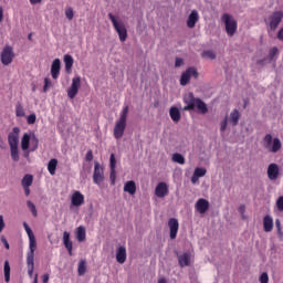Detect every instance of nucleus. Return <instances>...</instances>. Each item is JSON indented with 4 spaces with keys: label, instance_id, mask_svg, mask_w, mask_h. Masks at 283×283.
<instances>
[{
    "label": "nucleus",
    "instance_id": "f257e3e1",
    "mask_svg": "<svg viewBox=\"0 0 283 283\" xmlns=\"http://www.w3.org/2000/svg\"><path fill=\"white\" fill-rule=\"evenodd\" d=\"M184 103L186 104L184 112H191V109H196V107L199 114H207L209 112L207 104L202 99L196 98L193 93L186 94L184 96Z\"/></svg>",
    "mask_w": 283,
    "mask_h": 283
},
{
    "label": "nucleus",
    "instance_id": "f03ea898",
    "mask_svg": "<svg viewBox=\"0 0 283 283\" xmlns=\"http://www.w3.org/2000/svg\"><path fill=\"white\" fill-rule=\"evenodd\" d=\"M19 134H21V128L13 127L12 132L8 135L10 154L14 163H19Z\"/></svg>",
    "mask_w": 283,
    "mask_h": 283
},
{
    "label": "nucleus",
    "instance_id": "7ed1b4c3",
    "mask_svg": "<svg viewBox=\"0 0 283 283\" xmlns=\"http://www.w3.org/2000/svg\"><path fill=\"white\" fill-rule=\"evenodd\" d=\"M129 114V106H124L120 113L119 119L116 122L114 127V137L116 140H120L125 134V128L127 127V116Z\"/></svg>",
    "mask_w": 283,
    "mask_h": 283
},
{
    "label": "nucleus",
    "instance_id": "20e7f679",
    "mask_svg": "<svg viewBox=\"0 0 283 283\" xmlns=\"http://www.w3.org/2000/svg\"><path fill=\"white\" fill-rule=\"evenodd\" d=\"M108 19L112 21L113 28L115 32H117L119 41L125 43L127 41V27H125V22L112 13H108Z\"/></svg>",
    "mask_w": 283,
    "mask_h": 283
},
{
    "label": "nucleus",
    "instance_id": "39448f33",
    "mask_svg": "<svg viewBox=\"0 0 283 283\" xmlns=\"http://www.w3.org/2000/svg\"><path fill=\"white\" fill-rule=\"evenodd\" d=\"M29 249H30V251L27 253L28 275H29V277H33V275H34V251H36V239L34 237L29 239Z\"/></svg>",
    "mask_w": 283,
    "mask_h": 283
},
{
    "label": "nucleus",
    "instance_id": "423d86ee",
    "mask_svg": "<svg viewBox=\"0 0 283 283\" xmlns=\"http://www.w3.org/2000/svg\"><path fill=\"white\" fill-rule=\"evenodd\" d=\"M263 147L270 154H277L282 149V142L280 138H273V135L266 134L263 138Z\"/></svg>",
    "mask_w": 283,
    "mask_h": 283
},
{
    "label": "nucleus",
    "instance_id": "0eeeda50",
    "mask_svg": "<svg viewBox=\"0 0 283 283\" xmlns=\"http://www.w3.org/2000/svg\"><path fill=\"white\" fill-rule=\"evenodd\" d=\"M221 21L226 25V32L228 36H234L235 32H238V21L233 19V15L223 13Z\"/></svg>",
    "mask_w": 283,
    "mask_h": 283
},
{
    "label": "nucleus",
    "instance_id": "6e6552de",
    "mask_svg": "<svg viewBox=\"0 0 283 283\" xmlns=\"http://www.w3.org/2000/svg\"><path fill=\"white\" fill-rule=\"evenodd\" d=\"M283 12L282 11H274L269 18L265 20L266 25H269L272 32H275L282 23Z\"/></svg>",
    "mask_w": 283,
    "mask_h": 283
},
{
    "label": "nucleus",
    "instance_id": "1a4fd4ad",
    "mask_svg": "<svg viewBox=\"0 0 283 283\" xmlns=\"http://www.w3.org/2000/svg\"><path fill=\"white\" fill-rule=\"evenodd\" d=\"M93 182L97 187H102L103 182H105V169L98 163L94 165Z\"/></svg>",
    "mask_w": 283,
    "mask_h": 283
},
{
    "label": "nucleus",
    "instance_id": "9d476101",
    "mask_svg": "<svg viewBox=\"0 0 283 283\" xmlns=\"http://www.w3.org/2000/svg\"><path fill=\"white\" fill-rule=\"evenodd\" d=\"M0 59H1L2 65H10V63L14 61V50L12 49V46L10 45L4 46L1 52Z\"/></svg>",
    "mask_w": 283,
    "mask_h": 283
},
{
    "label": "nucleus",
    "instance_id": "9b49d317",
    "mask_svg": "<svg viewBox=\"0 0 283 283\" xmlns=\"http://www.w3.org/2000/svg\"><path fill=\"white\" fill-rule=\"evenodd\" d=\"M192 76H193V78H198L199 74H198V70H196V67L190 66L186 70V72H184L181 74L180 85H182V86L189 85V81H191Z\"/></svg>",
    "mask_w": 283,
    "mask_h": 283
},
{
    "label": "nucleus",
    "instance_id": "f8f14e48",
    "mask_svg": "<svg viewBox=\"0 0 283 283\" xmlns=\"http://www.w3.org/2000/svg\"><path fill=\"white\" fill-rule=\"evenodd\" d=\"M78 90H81V77L76 76L72 78L71 87L67 88L69 98H76V94H78Z\"/></svg>",
    "mask_w": 283,
    "mask_h": 283
},
{
    "label": "nucleus",
    "instance_id": "ddd939ff",
    "mask_svg": "<svg viewBox=\"0 0 283 283\" xmlns=\"http://www.w3.org/2000/svg\"><path fill=\"white\" fill-rule=\"evenodd\" d=\"M168 227L170 231V240H176L178 237V229H180V223L178 222V219L170 218L168 221Z\"/></svg>",
    "mask_w": 283,
    "mask_h": 283
},
{
    "label": "nucleus",
    "instance_id": "4468645a",
    "mask_svg": "<svg viewBox=\"0 0 283 283\" xmlns=\"http://www.w3.org/2000/svg\"><path fill=\"white\" fill-rule=\"evenodd\" d=\"M71 205H73V207H82V205H85V196L81 193V191L73 192Z\"/></svg>",
    "mask_w": 283,
    "mask_h": 283
},
{
    "label": "nucleus",
    "instance_id": "2eb2a0df",
    "mask_svg": "<svg viewBox=\"0 0 283 283\" xmlns=\"http://www.w3.org/2000/svg\"><path fill=\"white\" fill-rule=\"evenodd\" d=\"M280 176V166L277 164H270L268 167V177L270 180H277Z\"/></svg>",
    "mask_w": 283,
    "mask_h": 283
},
{
    "label": "nucleus",
    "instance_id": "dca6fc26",
    "mask_svg": "<svg viewBox=\"0 0 283 283\" xmlns=\"http://www.w3.org/2000/svg\"><path fill=\"white\" fill-rule=\"evenodd\" d=\"M51 75H52V78H54V81H56V78H59V76H61V60L60 59H55L52 62Z\"/></svg>",
    "mask_w": 283,
    "mask_h": 283
},
{
    "label": "nucleus",
    "instance_id": "f3484780",
    "mask_svg": "<svg viewBox=\"0 0 283 283\" xmlns=\"http://www.w3.org/2000/svg\"><path fill=\"white\" fill-rule=\"evenodd\" d=\"M169 193V187L165 182H159L155 188L157 198H165Z\"/></svg>",
    "mask_w": 283,
    "mask_h": 283
},
{
    "label": "nucleus",
    "instance_id": "a211bd4d",
    "mask_svg": "<svg viewBox=\"0 0 283 283\" xmlns=\"http://www.w3.org/2000/svg\"><path fill=\"white\" fill-rule=\"evenodd\" d=\"M178 262H179V266H181V269H185V266H190L191 253L185 252L184 254H179Z\"/></svg>",
    "mask_w": 283,
    "mask_h": 283
},
{
    "label": "nucleus",
    "instance_id": "6ab92c4d",
    "mask_svg": "<svg viewBox=\"0 0 283 283\" xmlns=\"http://www.w3.org/2000/svg\"><path fill=\"white\" fill-rule=\"evenodd\" d=\"M116 260L118 264H125L127 262V249L120 245L116 252Z\"/></svg>",
    "mask_w": 283,
    "mask_h": 283
},
{
    "label": "nucleus",
    "instance_id": "aec40b11",
    "mask_svg": "<svg viewBox=\"0 0 283 283\" xmlns=\"http://www.w3.org/2000/svg\"><path fill=\"white\" fill-rule=\"evenodd\" d=\"M195 207L199 213H207L209 211V201L202 198L198 199Z\"/></svg>",
    "mask_w": 283,
    "mask_h": 283
},
{
    "label": "nucleus",
    "instance_id": "412c9836",
    "mask_svg": "<svg viewBox=\"0 0 283 283\" xmlns=\"http://www.w3.org/2000/svg\"><path fill=\"white\" fill-rule=\"evenodd\" d=\"M198 21H200V15L198 14V11L192 10L187 20L188 28H196V23H198Z\"/></svg>",
    "mask_w": 283,
    "mask_h": 283
},
{
    "label": "nucleus",
    "instance_id": "4be33fe9",
    "mask_svg": "<svg viewBox=\"0 0 283 283\" xmlns=\"http://www.w3.org/2000/svg\"><path fill=\"white\" fill-rule=\"evenodd\" d=\"M240 111L233 109L228 117V122L231 123L232 127H237L238 123H240Z\"/></svg>",
    "mask_w": 283,
    "mask_h": 283
},
{
    "label": "nucleus",
    "instance_id": "5701e85b",
    "mask_svg": "<svg viewBox=\"0 0 283 283\" xmlns=\"http://www.w3.org/2000/svg\"><path fill=\"white\" fill-rule=\"evenodd\" d=\"M263 229L265 231V233H271V231H273V217L266 214L263 218Z\"/></svg>",
    "mask_w": 283,
    "mask_h": 283
},
{
    "label": "nucleus",
    "instance_id": "b1692460",
    "mask_svg": "<svg viewBox=\"0 0 283 283\" xmlns=\"http://www.w3.org/2000/svg\"><path fill=\"white\" fill-rule=\"evenodd\" d=\"M63 244H64L69 255H72L73 243L70 240V232H67V231H64V233H63Z\"/></svg>",
    "mask_w": 283,
    "mask_h": 283
},
{
    "label": "nucleus",
    "instance_id": "393cba45",
    "mask_svg": "<svg viewBox=\"0 0 283 283\" xmlns=\"http://www.w3.org/2000/svg\"><path fill=\"white\" fill-rule=\"evenodd\" d=\"M64 65H65V71L67 74L72 73V67L74 66V57L70 54L64 55Z\"/></svg>",
    "mask_w": 283,
    "mask_h": 283
},
{
    "label": "nucleus",
    "instance_id": "a878e982",
    "mask_svg": "<svg viewBox=\"0 0 283 283\" xmlns=\"http://www.w3.org/2000/svg\"><path fill=\"white\" fill-rule=\"evenodd\" d=\"M169 114L174 123H180L181 115H180V109H178V107L172 106L169 111Z\"/></svg>",
    "mask_w": 283,
    "mask_h": 283
},
{
    "label": "nucleus",
    "instance_id": "bb28decb",
    "mask_svg": "<svg viewBox=\"0 0 283 283\" xmlns=\"http://www.w3.org/2000/svg\"><path fill=\"white\" fill-rule=\"evenodd\" d=\"M124 191L130 196H134L136 193V182L134 180L127 181L124 185Z\"/></svg>",
    "mask_w": 283,
    "mask_h": 283
},
{
    "label": "nucleus",
    "instance_id": "cd10ccee",
    "mask_svg": "<svg viewBox=\"0 0 283 283\" xmlns=\"http://www.w3.org/2000/svg\"><path fill=\"white\" fill-rule=\"evenodd\" d=\"M56 167H59V160L56 158H53L48 164V171L51 176L56 175Z\"/></svg>",
    "mask_w": 283,
    "mask_h": 283
},
{
    "label": "nucleus",
    "instance_id": "c85d7f7f",
    "mask_svg": "<svg viewBox=\"0 0 283 283\" xmlns=\"http://www.w3.org/2000/svg\"><path fill=\"white\" fill-rule=\"evenodd\" d=\"M85 238H87L85 227L80 226L76 229V240L77 242H85Z\"/></svg>",
    "mask_w": 283,
    "mask_h": 283
},
{
    "label": "nucleus",
    "instance_id": "c756f323",
    "mask_svg": "<svg viewBox=\"0 0 283 283\" xmlns=\"http://www.w3.org/2000/svg\"><path fill=\"white\" fill-rule=\"evenodd\" d=\"M30 134L25 133L21 138V149L22 151H28L30 149Z\"/></svg>",
    "mask_w": 283,
    "mask_h": 283
},
{
    "label": "nucleus",
    "instance_id": "7c9ffc66",
    "mask_svg": "<svg viewBox=\"0 0 283 283\" xmlns=\"http://www.w3.org/2000/svg\"><path fill=\"white\" fill-rule=\"evenodd\" d=\"M15 116L18 118H23L25 116V108H23V105L19 102L15 105Z\"/></svg>",
    "mask_w": 283,
    "mask_h": 283
},
{
    "label": "nucleus",
    "instance_id": "2f4dec72",
    "mask_svg": "<svg viewBox=\"0 0 283 283\" xmlns=\"http://www.w3.org/2000/svg\"><path fill=\"white\" fill-rule=\"evenodd\" d=\"M34 182V177L32 175H25L22 179V187H32Z\"/></svg>",
    "mask_w": 283,
    "mask_h": 283
},
{
    "label": "nucleus",
    "instance_id": "473e14b6",
    "mask_svg": "<svg viewBox=\"0 0 283 283\" xmlns=\"http://www.w3.org/2000/svg\"><path fill=\"white\" fill-rule=\"evenodd\" d=\"M172 161L178 163V165H185V156H182L180 153H175L172 155Z\"/></svg>",
    "mask_w": 283,
    "mask_h": 283
},
{
    "label": "nucleus",
    "instance_id": "72a5a7b5",
    "mask_svg": "<svg viewBox=\"0 0 283 283\" xmlns=\"http://www.w3.org/2000/svg\"><path fill=\"white\" fill-rule=\"evenodd\" d=\"M201 56L202 59H210V61H216V52L211 50L203 51Z\"/></svg>",
    "mask_w": 283,
    "mask_h": 283
},
{
    "label": "nucleus",
    "instance_id": "f704fd0d",
    "mask_svg": "<svg viewBox=\"0 0 283 283\" xmlns=\"http://www.w3.org/2000/svg\"><path fill=\"white\" fill-rule=\"evenodd\" d=\"M87 271V265L85 260L80 261L77 266V273L78 275H83Z\"/></svg>",
    "mask_w": 283,
    "mask_h": 283
},
{
    "label": "nucleus",
    "instance_id": "c9c22d12",
    "mask_svg": "<svg viewBox=\"0 0 283 283\" xmlns=\"http://www.w3.org/2000/svg\"><path fill=\"white\" fill-rule=\"evenodd\" d=\"M4 282H10V262H4Z\"/></svg>",
    "mask_w": 283,
    "mask_h": 283
},
{
    "label": "nucleus",
    "instance_id": "e433bc0d",
    "mask_svg": "<svg viewBox=\"0 0 283 283\" xmlns=\"http://www.w3.org/2000/svg\"><path fill=\"white\" fill-rule=\"evenodd\" d=\"M27 207L30 209V211L34 218H36V216H39V213L36 212V206H34V203L32 201H27Z\"/></svg>",
    "mask_w": 283,
    "mask_h": 283
},
{
    "label": "nucleus",
    "instance_id": "4c0bfd02",
    "mask_svg": "<svg viewBox=\"0 0 283 283\" xmlns=\"http://www.w3.org/2000/svg\"><path fill=\"white\" fill-rule=\"evenodd\" d=\"M227 125H229V116H226L224 119L220 123L221 134H224V132H227Z\"/></svg>",
    "mask_w": 283,
    "mask_h": 283
},
{
    "label": "nucleus",
    "instance_id": "58836bf2",
    "mask_svg": "<svg viewBox=\"0 0 283 283\" xmlns=\"http://www.w3.org/2000/svg\"><path fill=\"white\" fill-rule=\"evenodd\" d=\"M65 17L69 21H72V19H74V9H72V7H67L65 9Z\"/></svg>",
    "mask_w": 283,
    "mask_h": 283
},
{
    "label": "nucleus",
    "instance_id": "ea45409f",
    "mask_svg": "<svg viewBox=\"0 0 283 283\" xmlns=\"http://www.w3.org/2000/svg\"><path fill=\"white\" fill-rule=\"evenodd\" d=\"M193 174H195V176L202 178V177L207 176V169L206 168H196Z\"/></svg>",
    "mask_w": 283,
    "mask_h": 283
},
{
    "label": "nucleus",
    "instance_id": "a19ab883",
    "mask_svg": "<svg viewBox=\"0 0 283 283\" xmlns=\"http://www.w3.org/2000/svg\"><path fill=\"white\" fill-rule=\"evenodd\" d=\"M28 125H34L36 123V114L32 113L27 117Z\"/></svg>",
    "mask_w": 283,
    "mask_h": 283
},
{
    "label": "nucleus",
    "instance_id": "79ce46f5",
    "mask_svg": "<svg viewBox=\"0 0 283 283\" xmlns=\"http://www.w3.org/2000/svg\"><path fill=\"white\" fill-rule=\"evenodd\" d=\"M109 180L111 185H116V169H111Z\"/></svg>",
    "mask_w": 283,
    "mask_h": 283
},
{
    "label": "nucleus",
    "instance_id": "37998d69",
    "mask_svg": "<svg viewBox=\"0 0 283 283\" xmlns=\"http://www.w3.org/2000/svg\"><path fill=\"white\" fill-rule=\"evenodd\" d=\"M52 86V81H50V78L45 77L44 78V86H43V92H48V90H50V87Z\"/></svg>",
    "mask_w": 283,
    "mask_h": 283
},
{
    "label": "nucleus",
    "instance_id": "c03bdc74",
    "mask_svg": "<svg viewBox=\"0 0 283 283\" xmlns=\"http://www.w3.org/2000/svg\"><path fill=\"white\" fill-rule=\"evenodd\" d=\"M109 167L111 169H116V156L114 154H111V158H109Z\"/></svg>",
    "mask_w": 283,
    "mask_h": 283
},
{
    "label": "nucleus",
    "instance_id": "a18cd8bd",
    "mask_svg": "<svg viewBox=\"0 0 283 283\" xmlns=\"http://www.w3.org/2000/svg\"><path fill=\"white\" fill-rule=\"evenodd\" d=\"M32 142L34 143V145L32 146L31 151H36L39 149V138H36V136H33Z\"/></svg>",
    "mask_w": 283,
    "mask_h": 283
},
{
    "label": "nucleus",
    "instance_id": "49530a36",
    "mask_svg": "<svg viewBox=\"0 0 283 283\" xmlns=\"http://www.w3.org/2000/svg\"><path fill=\"white\" fill-rule=\"evenodd\" d=\"M259 281L261 283H269V274L266 272H263L261 275H260V279Z\"/></svg>",
    "mask_w": 283,
    "mask_h": 283
},
{
    "label": "nucleus",
    "instance_id": "de8ad7c7",
    "mask_svg": "<svg viewBox=\"0 0 283 283\" xmlns=\"http://www.w3.org/2000/svg\"><path fill=\"white\" fill-rule=\"evenodd\" d=\"M85 160L86 163H92V160H94V153L92 150H87Z\"/></svg>",
    "mask_w": 283,
    "mask_h": 283
},
{
    "label": "nucleus",
    "instance_id": "09e8293b",
    "mask_svg": "<svg viewBox=\"0 0 283 283\" xmlns=\"http://www.w3.org/2000/svg\"><path fill=\"white\" fill-rule=\"evenodd\" d=\"M276 207H277L279 211H283V196L277 198Z\"/></svg>",
    "mask_w": 283,
    "mask_h": 283
},
{
    "label": "nucleus",
    "instance_id": "8fccbe9b",
    "mask_svg": "<svg viewBox=\"0 0 283 283\" xmlns=\"http://www.w3.org/2000/svg\"><path fill=\"white\" fill-rule=\"evenodd\" d=\"M182 63H185V61L181 57H177L175 61V67L182 66Z\"/></svg>",
    "mask_w": 283,
    "mask_h": 283
},
{
    "label": "nucleus",
    "instance_id": "3c124183",
    "mask_svg": "<svg viewBox=\"0 0 283 283\" xmlns=\"http://www.w3.org/2000/svg\"><path fill=\"white\" fill-rule=\"evenodd\" d=\"M25 231L29 239L34 238V232H32V228H27Z\"/></svg>",
    "mask_w": 283,
    "mask_h": 283
},
{
    "label": "nucleus",
    "instance_id": "603ef678",
    "mask_svg": "<svg viewBox=\"0 0 283 283\" xmlns=\"http://www.w3.org/2000/svg\"><path fill=\"white\" fill-rule=\"evenodd\" d=\"M4 227H6V222H3V216H0V233L1 231H3Z\"/></svg>",
    "mask_w": 283,
    "mask_h": 283
},
{
    "label": "nucleus",
    "instance_id": "864d4df0",
    "mask_svg": "<svg viewBox=\"0 0 283 283\" xmlns=\"http://www.w3.org/2000/svg\"><path fill=\"white\" fill-rule=\"evenodd\" d=\"M1 242L4 244L7 250H10V243H8V240L6 238H2Z\"/></svg>",
    "mask_w": 283,
    "mask_h": 283
},
{
    "label": "nucleus",
    "instance_id": "5fc2aeb1",
    "mask_svg": "<svg viewBox=\"0 0 283 283\" xmlns=\"http://www.w3.org/2000/svg\"><path fill=\"white\" fill-rule=\"evenodd\" d=\"M277 39L279 41H283V28H281L277 32Z\"/></svg>",
    "mask_w": 283,
    "mask_h": 283
},
{
    "label": "nucleus",
    "instance_id": "6e6d98bb",
    "mask_svg": "<svg viewBox=\"0 0 283 283\" xmlns=\"http://www.w3.org/2000/svg\"><path fill=\"white\" fill-rule=\"evenodd\" d=\"M42 282H43V283H49V282H50V274H44V275L42 276Z\"/></svg>",
    "mask_w": 283,
    "mask_h": 283
},
{
    "label": "nucleus",
    "instance_id": "4d7b16f0",
    "mask_svg": "<svg viewBox=\"0 0 283 283\" xmlns=\"http://www.w3.org/2000/svg\"><path fill=\"white\" fill-rule=\"evenodd\" d=\"M275 54H277V48L271 49L270 56L273 57V56H275Z\"/></svg>",
    "mask_w": 283,
    "mask_h": 283
},
{
    "label": "nucleus",
    "instance_id": "13d9d810",
    "mask_svg": "<svg viewBox=\"0 0 283 283\" xmlns=\"http://www.w3.org/2000/svg\"><path fill=\"white\" fill-rule=\"evenodd\" d=\"M275 226H276V229H279V231H282V226L280 223V219L275 220Z\"/></svg>",
    "mask_w": 283,
    "mask_h": 283
},
{
    "label": "nucleus",
    "instance_id": "bf43d9fd",
    "mask_svg": "<svg viewBox=\"0 0 283 283\" xmlns=\"http://www.w3.org/2000/svg\"><path fill=\"white\" fill-rule=\"evenodd\" d=\"M198 179H199V177L196 176V174L193 172L192 178H191V182L196 184V182H198Z\"/></svg>",
    "mask_w": 283,
    "mask_h": 283
},
{
    "label": "nucleus",
    "instance_id": "052dcab7",
    "mask_svg": "<svg viewBox=\"0 0 283 283\" xmlns=\"http://www.w3.org/2000/svg\"><path fill=\"white\" fill-rule=\"evenodd\" d=\"M31 6H36V3H41L43 0H29Z\"/></svg>",
    "mask_w": 283,
    "mask_h": 283
},
{
    "label": "nucleus",
    "instance_id": "680f3d73",
    "mask_svg": "<svg viewBox=\"0 0 283 283\" xmlns=\"http://www.w3.org/2000/svg\"><path fill=\"white\" fill-rule=\"evenodd\" d=\"M3 21V7H0V23Z\"/></svg>",
    "mask_w": 283,
    "mask_h": 283
},
{
    "label": "nucleus",
    "instance_id": "e2e57ef3",
    "mask_svg": "<svg viewBox=\"0 0 283 283\" xmlns=\"http://www.w3.org/2000/svg\"><path fill=\"white\" fill-rule=\"evenodd\" d=\"M25 196H30V187H23Z\"/></svg>",
    "mask_w": 283,
    "mask_h": 283
},
{
    "label": "nucleus",
    "instance_id": "0e129e2a",
    "mask_svg": "<svg viewBox=\"0 0 283 283\" xmlns=\"http://www.w3.org/2000/svg\"><path fill=\"white\" fill-rule=\"evenodd\" d=\"M23 151H24V158H30V149H27Z\"/></svg>",
    "mask_w": 283,
    "mask_h": 283
},
{
    "label": "nucleus",
    "instance_id": "69168bd1",
    "mask_svg": "<svg viewBox=\"0 0 283 283\" xmlns=\"http://www.w3.org/2000/svg\"><path fill=\"white\" fill-rule=\"evenodd\" d=\"M33 283H39V274H35V275H34Z\"/></svg>",
    "mask_w": 283,
    "mask_h": 283
},
{
    "label": "nucleus",
    "instance_id": "338daca9",
    "mask_svg": "<svg viewBox=\"0 0 283 283\" xmlns=\"http://www.w3.org/2000/svg\"><path fill=\"white\" fill-rule=\"evenodd\" d=\"M244 206H240V208H239V211H240V213H244Z\"/></svg>",
    "mask_w": 283,
    "mask_h": 283
},
{
    "label": "nucleus",
    "instance_id": "774afa93",
    "mask_svg": "<svg viewBox=\"0 0 283 283\" xmlns=\"http://www.w3.org/2000/svg\"><path fill=\"white\" fill-rule=\"evenodd\" d=\"M158 283H167V280L166 279H159Z\"/></svg>",
    "mask_w": 283,
    "mask_h": 283
}]
</instances>
